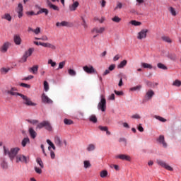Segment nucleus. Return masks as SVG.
<instances>
[{"instance_id": "f257e3e1", "label": "nucleus", "mask_w": 181, "mask_h": 181, "mask_svg": "<svg viewBox=\"0 0 181 181\" xmlns=\"http://www.w3.org/2000/svg\"><path fill=\"white\" fill-rule=\"evenodd\" d=\"M98 110H101L103 112H105V110H107V100H105V96L103 95L100 96V101L98 105Z\"/></svg>"}, {"instance_id": "f03ea898", "label": "nucleus", "mask_w": 181, "mask_h": 181, "mask_svg": "<svg viewBox=\"0 0 181 181\" xmlns=\"http://www.w3.org/2000/svg\"><path fill=\"white\" fill-rule=\"evenodd\" d=\"M42 128H45L47 131H53V129H52V125H50V122H49V121H43L37 125V129H42Z\"/></svg>"}, {"instance_id": "7ed1b4c3", "label": "nucleus", "mask_w": 181, "mask_h": 181, "mask_svg": "<svg viewBox=\"0 0 181 181\" xmlns=\"http://www.w3.org/2000/svg\"><path fill=\"white\" fill-rule=\"evenodd\" d=\"M20 151L21 148H19L18 147L11 148L10 152L8 153V157L11 159V160H13L15 158H16Z\"/></svg>"}, {"instance_id": "20e7f679", "label": "nucleus", "mask_w": 181, "mask_h": 181, "mask_svg": "<svg viewBox=\"0 0 181 181\" xmlns=\"http://www.w3.org/2000/svg\"><path fill=\"white\" fill-rule=\"evenodd\" d=\"M16 163H19L21 162L22 163H29V157L25 156L23 154H18L16 157Z\"/></svg>"}, {"instance_id": "39448f33", "label": "nucleus", "mask_w": 181, "mask_h": 181, "mask_svg": "<svg viewBox=\"0 0 181 181\" xmlns=\"http://www.w3.org/2000/svg\"><path fill=\"white\" fill-rule=\"evenodd\" d=\"M20 97L22 98V100H23V104H25V105L32 107L36 105V104L32 102V100H30V98H29L28 96L21 94Z\"/></svg>"}, {"instance_id": "423d86ee", "label": "nucleus", "mask_w": 181, "mask_h": 181, "mask_svg": "<svg viewBox=\"0 0 181 181\" xmlns=\"http://www.w3.org/2000/svg\"><path fill=\"white\" fill-rule=\"evenodd\" d=\"M40 13H45L46 16L49 15V10L47 8H41L35 14L34 11H27L26 15L28 16H33V15H40Z\"/></svg>"}, {"instance_id": "0eeeda50", "label": "nucleus", "mask_w": 181, "mask_h": 181, "mask_svg": "<svg viewBox=\"0 0 181 181\" xmlns=\"http://www.w3.org/2000/svg\"><path fill=\"white\" fill-rule=\"evenodd\" d=\"M83 70L85 71V73H87V74H95V73H97V71H95L94 66L91 65L84 66L83 67Z\"/></svg>"}, {"instance_id": "6e6552de", "label": "nucleus", "mask_w": 181, "mask_h": 181, "mask_svg": "<svg viewBox=\"0 0 181 181\" xmlns=\"http://www.w3.org/2000/svg\"><path fill=\"white\" fill-rule=\"evenodd\" d=\"M35 52V48H29L28 51H26L23 56L21 60L23 63H25L28 60V57H30L32 54Z\"/></svg>"}, {"instance_id": "1a4fd4ad", "label": "nucleus", "mask_w": 181, "mask_h": 181, "mask_svg": "<svg viewBox=\"0 0 181 181\" xmlns=\"http://www.w3.org/2000/svg\"><path fill=\"white\" fill-rule=\"evenodd\" d=\"M156 163L159 165V166H161L162 168H164L167 170H170V172L173 171V168L170 167L169 165L165 163V161L161 160H157Z\"/></svg>"}, {"instance_id": "9d476101", "label": "nucleus", "mask_w": 181, "mask_h": 181, "mask_svg": "<svg viewBox=\"0 0 181 181\" xmlns=\"http://www.w3.org/2000/svg\"><path fill=\"white\" fill-rule=\"evenodd\" d=\"M148 29H143L137 34V39L139 40H142V39H146V35L148 34Z\"/></svg>"}, {"instance_id": "9b49d317", "label": "nucleus", "mask_w": 181, "mask_h": 181, "mask_svg": "<svg viewBox=\"0 0 181 181\" xmlns=\"http://www.w3.org/2000/svg\"><path fill=\"white\" fill-rule=\"evenodd\" d=\"M16 11L18 13V18L21 19L23 16V5L21 3H19L18 7L16 8Z\"/></svg>"}, {"instance_id": "f8f14e48", "label": "nucleus", "mask_w": 181, "mask_h": 181, "mask_svg": "<svg viewBox=\"0 0 181 181\" xmlns=\"http://www.w3.org/2000/svg\"><path fill=\"white\" fill-rule=\"evenodd\" d=\"M115 159H120L121 160H127L131 162V156L127 154H119L115 156Z\"/></svg>"}, {"instance_id": "ddd939ff", "label": "nucleus", "mask_w": 181, "mask_h": 181, "mask_svg": "<svg viewBox=\"0 0 181 181\" xmlns=\"http://www.w3.org/2000/svg\"><path fill=\"white\" fill-rule=\"evenodd\" d=\"M41 100L44 104H53V100H52V99L47 97L45 93H42Z\"/></svg>"}, {"instance_id": "4468645a", "label": "nucleus", "mask_w": 181, "mask_h": 181, "mask_svg": "<svg viewBox=\"0 0 181 181\" xmlns=\"http://www.w3.org/2000/svg\"><path fill=\"white\" fill-rule=\"evenodd\" d=\"M10 45L11 44L8 42H4L0 48V52H1V53H6Z\"/></svg>"}, {"instance_id": "2eb2a0df", "label": "nucleus", "mask_w": 181, "mask_h": 181, "mask_svg": "<svg viewBox=\"0 0 181 181\" xmlns=\"http://www.w3.org/2000/svg\"><path fill=\"white\" fill-rule=\"evenodd\" d=\"M157 141L163 146V148H166L168 146V144L165 141V136L160 135Z\"/></svg>"}, {"instance_id": "dca6fc26", "label": "nucleus", "mask_w": 181, "mask_h": 181, "mask_svg": "<svg viewBox=\"0 0 181 181\" xmlns=\"http://www.w3.org/2000/svg\"><path fill=\"white\" fill-rule=\"evenodd\" d=\"M47 5L49 9H53L54 11H59V8L57 6L52 4V1L47 0Z\"/></svg>"}, {"instance_id": "f3484780", "label": "nucleus", "mask_w": 181, "mask_h": 181, "mask_svg": "<svg viewBox=\"0 0 181 181\" xmlns=\"http://www.w3.org/2000/svg\"><path fill=\"white\" fill-rule=\"evenodd\" d=\"M42 47H48V49H51V50H56V45L50 43V42H45V44H41Z\"/></svg>"}, {"instance_id": "a211bd4d", "label": "nucleus", "mask_w": 181, "mask_h": 181, "mask_svg": "<svg viewBox=\"0 0 181 181\" xmlns=\"http://www.w3.org/2000/svg\"><path fill=\"white\" fill-rule=\"evenodd\" d=\"M13 40L14 43H16L17 46L21 45V43H22V38H21V36L19 35H14Z\"/></svg>"}, {"instance_id": "6ab92c4d", "label": "nucleus", "mask_w": 181, "mask_h": 181, "mask_svg": "<svg viewBox=\"0 0 181 181\" xmlns=\"http://www.w3.org/2000/svg\"><path fill=\"white\" fill-rule=\"evenodd\" d=\"M28 132H29L30 137L33 139H35V138H36V136H37V133L36 132V131H35V129H33V127L29 128Z\"/></svg>"}, {"instance_id": "aec40b11", "label": "nucleus", "mask_w": 181, "mask_h": 181, "mask_svg": "<svg viewBox=\"0 0 181 181\" xmlns=\"http://www.w3.org/2000/svg\"><path fill=\"white\" fill-rule=\"evenodd\" d=\"M105 30V28L100 27V28H95L92 30V33H104Z\"/></svg>"}, {"instance_id": "412c9836", "label": "nucleus", "mask_w": 181, "mask_h": 181, "mask_svg": "<svg viewBox=\"0 0 181 181\" xmlns=\"http://www.w3.org/2000/svg\"><path fill=\"white\" fill-rule=\"evenodd\" d=\"M1 19H4L5 21H8V22L12 21V16L9 13H6L3 16H1Z\"/></svg>"}, {"instance_id": "4be33fe9", "label": "nucleus", "mask_w": 181, "mask_h": 181, "mask_svg": "<svg viewBox=\"0 0 181 181\" xmlns=\"http://www.w3.org/2000/svg\"><path fill=\"white\" fill-rule=\"evenodd\" d=\"M39 70V66L35 65L31 68H29V72L33 73V74H37V71Z\"/></svg>"}, {"instance_id": "5701e85b", "label": "nucleus", "mask_w": 181, "mask_h": 181, "mask_svg": "<svg viewBox=\"0 0 181 181\" xmlns=\"http://www.w3.org/2000/svg\"><path fill=\"white\" fill-rule=\"evenodd\" d=\"M153 95H155V92L152 90H148L146 93V97H147L148 100H151Z\"/></svg>"}, {"instance_id": "b1692460", "label": "nucleus", "mask_w": 181, "mask_h": 181, "mask_svg": "<svg viewBox=\"0 0 181 181\" xmlns=\"http://www.w3.org/2000/svg\"><path fill=\"white\" fill-rule=\"evenodd\" d=\"M78 5H80L78 1L74 2V4H72L71 6L69 7L70 11H76V9L78 8Z\"/></svg>"}, {"instance_id": "393cba45", "label": "nucleus", "mask_w": 181, "mask_h": 181, "mask_svg": "<svg viewBox=\"0 0 181 181\" xmlns=\"http://www.w3.org/2000/svg\"><path fill=\"white\" fill-rule=\"evenodd\" d=\"M47 144H48V145H49V146L48 147V150L49 151H52V148L54 151H56V146H54V144H53V142H52V141H50L49 139L47 140Z\"/></svg>"}, {"instance_id": "a878e982", "label": "nucleus", "mask_w": 181, "mask_h": 181, "mask_svg": "<svg viewBox=\"0 0 181 181\" xmlns=\"http://www.w3.org/2000/svg\"><path fill=\"white\" fill-rule=\"evenodd\" d=\"M28 144H30V140L29 139V137H25L23 139L21 145L23 146V148H25Z\"/></svg>"}, {"instance_id": "bb28decb", "label": "nucleus", "mask_w": 181, "mask_h": 181, "mask_svg": "<svg viewBox=\"0 0 181 181\" xmlns=\"http://www.w3.org/2000/svg\"><path fill=\"white\" fill-rule=\"evenodd\" d=\"M54 144L57 145V146H62V140L60 139L59 136L54 137Z\"/></svg>"}, {"instance_id": "cd10ccee", "label": "nucleus", "mask_w": 181, "mask_h": 181, "mask_svg": "<svg viewBox=\"0 0 181 181\" xmlns=\"http://www.w3.org/2000/svg\"><path fill=\"white\" fill-rule=\"evenodd\" d=\"M127 63H128V62L127 60H123L118 65H117V69H124V67H125V66H127Z\"/></svg>"}, {"instance_id": "c85d7f7f", "label": "nucleus", "mask_w": 181, "mask_h": 181, "mask_svg": "<svg viewBox=\"0 0 181 181\" xmlns=\"http://www.w3.org/2000/svg\"><path fill=\"white\" fill-rule=\"evenodd\" d=\"M1 168H2V169H4L5 170H6V169H8L9 168V165H8V163L6 161H5V160H4L1 164H0Z\"/></svg>"}, {"instance_id": "c756f323", "label": "nucleus", "mask_w": 181, "mask_h": 181, "mask_svg": "<svg viewBox=\"0 0 181 181\" xmlns=\"http://www.w3.org/2000/svg\"><path fill=\"white\" fill-rule=\"evenodd\" d=\"M36 162L37 165L40 167L41 169H43L45 168V165L43 164V161H42V158H37Z\"/></svg>"}, {"instance_id": "7c9ffc66", "label": "nucleus", "mask_w": 181, "mask_h": 181, "mask_svg": "<svg viewBox=\"0 0 181 181\" xmlns=\"http://www.w3.org/2000/svg\"><path fill=\"white\" fill-rule=\"evenodd\" d=\"M83 167L85 169H88L91 168V163H90V160H84L83 161Z\"/></svg>"}, {"instance_id": "2f4dec72", "label": "nucleus", "mask_w": 181, "mask_h": 181, "mask_svg": "<svg viewBox=\"0 0 181 181\" xmlns=\"http://www.w3.org/2000/svg\"><path fill=\"white\" fill-rule=\"evenodd\" d=\"M89 121H90V122H93V124H97L98 119L95 115H90L89 117Z\"/></svg>"}, {"instance_id": "473e14b6", "label": "nucleus", "mask_w": 181, "mask_h": 181, "mask_svg": "<svg viewBox=\"0 0 181 181\" xmlns=\"http://www.w3.org/2000/svg\"><path fill=\"white\" fill-rule=\"evenodd\" d=\"M141 66H143L144 69H153V67L152 66V65L151 64H148V63H145V62L141 63Z\"/></svg>"}, {"instance_id": "72a5a7b5", "label": "nucleus", "mask_w": 181, "mask_h": 181, "mask_svg": "<svg viewBox=\"0 0 181 181\" xmlns=\"http://www.w3.org/2000/svg\"><path fill=\"white\" fill-rule=\"evenodd\" d=\"M95 145L90 144L88 146L86 150L88 151V152H91L93 151H95Z\"/></svg>"}, {"instance_id": "f704fd0d", "label": "nucleus", "mask_w": 181, "mask_h": 181, "mask_svg": "<svg viewBox=\"0 0 181 181\" xmlns=\"http://www.w3.org/2000/svg\"><path fill=\"white\" fill-rule=\"evenodd\" d=\"M100 177H107L108 176V171H107V170H103L100 172Z\"/></svg>"}, {"instance_id": "c9c22d12", "label": "nucleus", "mask_w": 181, "mask_h": 181, "mask_svg": "<svg viewBox=\"0 0 181 181\" xmlns=\"http://www.w3.org/2000/svg\"><path fill=\"white\" fill-rule=\"evenodd\" d=\"M161 39L162 40H163V42H165L166 43H172V39H170V37L168 36H163Z\"/></svg>"}, {"instance_id": "e433bc0d", "label": "nucleus", "mask_w": 181, "mask_h": 181, "mask_svg": "<svg viewBox=\"0 0 181 181\" xmlns=\"http://www.w3.org/2000/svg\"><path fill=\"white\" fill-rule=\"evenodd\" d=\"M130 23L131 25H133V26H141V25H142V23L136 21L135 20H132V21H130Z\"/></svg>"}, {"instance_id": "4c0bfd02", "label": "nucleus", "mask_w": 181, "mask_h": 181, "mask_svg": "<svg viewBox=\"0 0 181 181\" xmlns=\"http://www.w3.org/2000/svg\"><path fill=\"white\" fill-rule=\"evenodd\" d=\"M7 94H10L11 95H18L19 97H21L22 93H19L13 90H8Z\"/></svg>"}, {"instance_id": "58836bf2", "label": "nucleus", "mask_w": 181, "mask_h": 181, "mask_svg": "<svg viewBox=\"0 0 181 181\" xmlns=\"http://www.w3.org/2000/svg\"><path fill=\"white\" fill-rule=\"evenodd\" d=\"M157 67H158V69H161V70H168V66L162 63H158L157 64Z\"/></svg>"}, {"instance_id": "ea45409f", "label": "nucleus", "mask_w": 181, "mask_h": 181, "mask_svg": "<svg viewBox=\"0 0 181 181\" xmlns=\"http://www.w3.org/2000/svg\"><path fill=\"white\" fill-rule=\"evenodd\" d=\"M9 70H11L9 68L3 67L0 69V72L1 74H6L9 71Z\"/></svg>"}, {"instance_id": "a19ab883", "label": "nucleus", "mask_w": 181, "mask_h": 181, "mask_svg": "<svg viewBox=\"0 0 181 181\" xmlns=\"http://www.w3.org/2000/svg\"><path fill=\"white\" fill-rule=\"evenodd\" d=\"M65 66H66V61L59 62L57 70H62V69H63Z\"/></svg>"}, {"instance_id": "79ce46f5", "label": "nucleus", "mask_w": 181, "mask_h": 181, "mask_svg": "<svg viewBox=\"0 0 181 181\" xmlns=\"http://www.w3.org/2000/svg\"><path fill=\"white\" fill-rule=\"evenodd\" d=\"M173 86L175 87H180L181 86V81L180 80L176 79L173 83Z\"/></svg>"}, {"instance_id": "37998d69", "label": "nucleus", "mask_w": 181, "mask_h": 181, "mask_svg": "<svg viewBox=\"0 0 181 181\" xmlns=\"http://www.w3.org/2000/svg\"><path fill=\"white\" fill-rule=\"evenodd\" d=\"M112 21L113 22H115L116 23H119L121 22V18L115 16L114 18H112Z\"/></svg>"}, {"instance_id": "c03bdc74", "label": "nucleus", "mask_w": 181, "mask_h": 181, "mask_svg": "<svg viewBox=\"0 0 181 181\" xmlns=\"http://www.w3.org/2000/svg\"><path fill=\"white\" fill-rule=\"evenodd\" d=\"M168 11L170 12L171 15H173V16H176L177 13H176V10H175V8L173 7H170Z\"/></svg>"}, {"instance_id": "a18cd8bd", "label": "nucleus", "mask_w": 181, "mask_h": 181, "mask_svg": "<svg viewBox=\"0 0 181 181\" xmlns=\"http://www.w3.org/2000/svg\"><path fill=\"white\" fill-rule=\"evenodd\" d=\"M64 123L65 125H71L73 124V120L69 119H64Z\"/></svg>"}, {"instance_id": "49530a36", "label": "nucleus", "mask_w": 181, "mask_h": 181, "mask_svg": "<svg viewBox=\"0 0 181 181\" xmlns=\"http://www.w3.org/2000/svg\"><path fill=\"white\" fill-rule=\"evenodd\" d=\"M81 20H82V26H83V28L85 29H87V28H88V25H87V23L86 22V19H84V17H81Z\"/></svg>"}, {"instance_id": "de8ad7c7", "label": "nucleus", "mask_w": 181, "mask_h": 181, "mask_svg": "<svg viewBox=\"0 0 181 181\" xmlns=\"http://www.w3.org/2000/svg\"><path fill=\"white\" fill-rule=\"evenodd\" d=\"M68 73L69 76H76V74H77V73L76 72V71H74V69H69Z\"/></svg>"}, {"instance_id": "09e8293b", "label": "nucleus", "mask_w": 181, "mask_h": 181, "mask_svg": "<svg viewBox=\"0 0 181 181\" xmlns=\"http://www.w3.org/2000/svg\"><path fill=\"white\" fill-rule=\"evenodd\" d=\"M44 89L45 91H49V83L46 81H44Z\"/></svg>"}, {"instance_id": "8fccbe9b", "label": "nucleus", "mask_w": 181, "mask_h": 181, "mask_svg": "<svg viewBox=\"0 0 181 181\" xmlns=\"http://www.w3.org/2000/svg\"><path fill=\"white\" fill-rule=\"evenodd\" d=\"M155 118H156V119H158V121H160L161 122H166V119L160 116H155Z\"/></svg>"}, {"instance_id": "3c124183", "label": "nucleus", "mask_w": 181, "mask_h": 181, "mask_svg": "<svg viewBox=\"0 0 181 181\" xmlns=\"http://www.w3.org/2000/svg\"><path fill=\"white\" fill-rule=\"evenodd\" d=\"M168 57L171 60H175L176 59V54H168Z\"/></svg>"}, {"instance_id": "603ef678", "label": "nucleus", "mask_w": 181, "mask_h": 181, "mask_svg": "<svg viewBox=\"0 0 181 181\" xmlns=\"http://www.w3.org/2000/svg\"><path fill=\"white\" fill-rule=\"evenodd\" d=\"M141 88H142V86H137L136 87L131 88L130 90L131 91H136V90H141Z\"/></svg>"}, {"instance_id": "864d4df0", "label": "nucleus", "mask_w": 181, "mask_h": 181, "mask_svg": "<svg viewBox=\"0 0 181 181\" xmlns=\"http://www.w3.org/2000/svg\"><path fill=\"white\" fill-rule=\"evenodd\" d=\"M48 64H50L52 67L56 66V62H53L52 59H49L48 60Z\"/></svg>"}, {"instance_id": "5fc2aeb1", "label": "nucleus", "mask_w": 181, "mask_h": 181, "mask_svg": "<svg viewBox=\"0 0 181 181\" xmlns=\"http://www.w3.org/2000/svg\"><path fill=\"white\" fill-rule=\"evenodd\" d=\"M4 153L5 156L8 155L9 156V152H11V151H9V149L6 148V147L4 146Z\"/></svg>"}, {"instance_id": "6e6d98bb", "label": "nucleus", "mask_w": 181, "mask_h": 181, "mask_svg": "<svg viewBox=\"0 0 181 181\" xmlns=\"http://www.w3.org/2000/svg\"><path fill=\"white\" fill-rule=\"evenodd\" d=\"M34 169H35L36 173H37L38 175H41V173H42V168H39L38 167H35Z\"/></svg>"}, {"instance_id": "4d7b16f0", "label": "nucleus", "mask_w": 181, "mask_h": 181, "mask_svg": "<svg viewBox=\"0 0 181 181\" xmlns=\"http://www.w3.org/2000/svg\"><path fill=\"white\" fill-rule=\"evenodd\" d=\"M21 87H24L25 88H30V85L28 84V83H21L20 84Z\"/></svg>"}, {"instance_id": "13d9d810", "label": "nucleus", "mask_w": 181, "mask_h": 181, "mask_svg": "<svg viewBox=\"0 0 181 181\" xmlns=\"http://www.w3.org/2000/svg\"><path fill=\"white\" fill-rule=\"evenodd\" d=\"M132 118H133V119H140L141 116L139 114H135L132 116Z\"/></svg>"}, {"instance_id": "bf43d9fd", "label": "nucleus", "mask_w": 181, "mask_h": 181, "mask_svg": "<svg viewBox=\"0 0 181 181\" xmlns=\"http://www.w3.org/2000/svg\"><path fill=\"white\" fill-rule=\"evenodd\" d=\"M122 3L117 2L115 9H122Z\"/></svg>"}, {"instance_id": "052dcab7", "label": "nucleus", "mask_w": 181, "mask_h": 181, "mask_svg": "<svg viewBox=\"0 0 181 181\" xmlns=\"http://www.w3.org/2000/svg\"><path fill=\"white\" fill-rule=\"evenodd\" d=\"M62 26L70 27V23H69L67 21H62Z\"/></svg>"}, {"instance_id": "680f3d73", "label": "nucleus", "mask_w": 181, "mask_h": 181, "mask_svg": "<svg viewBox=\"0 0 181 181\" xmlns=\"http://www.w3.org/2000/svg\"><path fill=\"white\" fill-rule=\"evenodd\" d=\"M28 122L30 124H32L33 125H36V124H37L39 121L33 119V120H28Z\"/></svg>"}, {"instance_id": "e2e57ef3", "label": "nucleus", "mask_w": 181, "mask_h": 181, "mask_svg": "<svg viewBox=\"0 0 181 181\" xmlns=\"http://www.w3.org/2000/svg\"><path fill=\"white\" fill-rule=\"evenodd\" d=\"M99 129H100V131H103V132H105L108 129V127L99 126Z\"/></svg>"}, {"instance_id": "0e129e2a", "label": "nucleus", "mask_w": 181, "mask_h": 181, "mask_svg": "<svg viewBox=\"0 0 181 181\" xmlns=\"http://www.w3.org/2000/svg\"><path fill=\"white\" fill-rule=\"evenodd\" d=\"M33 33L35 35H39V33H40V28L37 27L35 30H34Z\"/></svg>"}, {"instance_id": "69168bd1", "label": "nucleus", "mask_w": 181, "mask_h": 181, "mask_svg": "<svg viewBox=\"0 0 181 181\" xmlns=\"http://www.w3.org/2000/svg\"><path fill=\"white\" fill-rule=\"evenodd\" d=\"M108 70L110 71H112L113 70H115V64H111Z\"/></svg>"}, {"instance_id": "338daca9", "label": "nucleus", "mask_w": 181, "mask_h": 181, "mask_svg": "<svg viewBox=\"0 0 181 181\" xmlns=\"http://www.w3.org/2000/svg\"><path fill=\"white\" fill-rule=\"evenodd\" d=\"M137 129L140 132H144V127H142V124H139V126L137 127Z\"/></svg>"}, {"instance_id": "774afa93", "label": "nucleus", "mask_w": 181, "mask_h": 181, "mask_svg": "<svg viewBox=\"0 0 181 181\" xmlns=\"http://www.w3.org/2000/svg\"><path fill=\"white\" fill-rule=\"evenodd\" d=\"M50 156L51 159H54L56 158V154L54 153V151H50Z\"/></svg>"}]
</instances>
